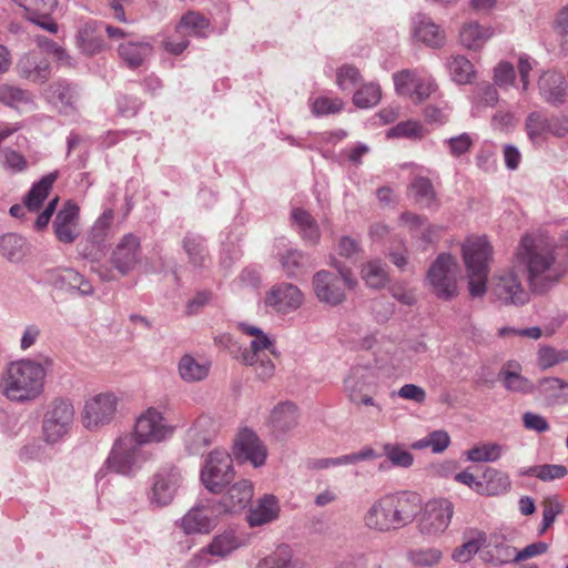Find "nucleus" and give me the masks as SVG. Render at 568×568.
Wrapping results in <instances>:
<instances>
[{"label": "nucleus", "instance_id": "b1692460", "mask_svg": "<svg viewBox=\"0 0 568 568\" xmlns=\"http://www.w3.org/2000/svg\"><path fill=\"white\" fill-rule=\"evenodd\" d=\"M17 71L19 77L34 83L45 82L51 74L50 62L41 50L22 55L18 61Z\"/></svg>", "mask_w": 568, "mask_h": 568}, {"label": "nucleus", "instance_id": "c85d7f7f", "mask_svg": "<svg viewBox=\"0 0 568 568\" xmlns=\"http://www.w3.org/2000/svg\"><path fill=\"white\" fill-rule=\"evenodd\" d=\"M53 285L71 294L80 296H92L94 287L91 282L80 272L72 267H63L54 271L52 275Z\"/></svg>", "mask_w": 568, "mask_h": 568}, {"label": "nucleus", "instance_id": "aec40b11", "mask_svg": "<svg viewBox=\"0 0 568 568\" xmlns=\"http://www.w3.org/2000/svg\"><path fill=\"white\" fill-rule=\"evenodd\" d=\"M57 240L63 244H73L80 235V207L73 201L63 203L52 223Z\"/></svg>", "mask_w": 568, "mask_h": 568}, {"label": "nucleus", "instance_id": "7ed1b4c3", "mask_svg": "<svg viewBox=\"0 0 568 568\" xmlns=\"http://www.w3.org/2000/svg\"><path fill=\"white\" fill-rule=\"evenodd\" d=\"M463 258L471 297H481L487 292L489 261L493 247L485 236L468 237L463 246Z\"/></svg>", "mask_w": 568, "mask_h": 568}, {"label": "nucleus", "instance_id": "9d476101", "mask_svg": "<svg viewBox=\"0 0 568 568\" xmlns=\"http://www.w3.org/2000/svg\"><path fill=\"white\" fill-rule=\"evenodd\" d=\"M74 414V406L70 399H53L43 414V440L52 445L65 437L72 428Z\"/></svg>", "mask_w": 568, "mask_h": 568}, {"label": "nucleus", "instance_id": "0eeeda50", "mask_svg": "<svg viewBox=\"0 0 568 568\" xmlns=\"http://www.w3.org/2000/svg\"><path fill=\"white\" fill-rule=\"evenodd\" d=\"M459 266L450 254H439L426 274V284L439 300L450 301L457 297Z\"/></svg>", "mask_w": 568, "mask_h": 568}, {"label": "nucleus", "instance_id": "1a4fd4ad", "mask_svg": "<svg viewBox=\"0 0 568 568\" xmlns=\"http://www.w3.org/2000/svg\"><path fill=\"white\" fill-rule=\"evenodd\" d=\"M114 211L105 209L78 244L79 255L90 263H99L106 253L108 240L112 236Z\"/></svg>", "mask_w": 568, "mask_h": 568}, {"label": "nucleus", "instance_id": "bb28decb", "mask_svg": "<svg viewBox=\"0 0 568 568\" xmlns=\"http://www.w3.org/2000/svg\"><path fill=\"white\" fill-rule=\"evenodd\" d=\"M280 500L272 494L257 498L246 514V523L251 528L262 527L278 519Z\"/></svg>", "mask_w": 568, "mask_h": 568}, {"label": "nucleus", "instance_id": "2eb2a0df", "mask_svg": "<svg viewBox=\"0 0 568 568\" xmlns=\"http://www.w3.org/2000/svg\"><path fill=\"white\" fill-rule=\"evenodd\" d=\"M493 295L505 305H524L529 294L514 270L497 273L491 278Z\"/></svg>", "mask_w": 568, "mask_h": 568}, {"label": "nucleus", "instance_id": "37998d69", "mask_svg": "<svg viewBox=\"0 0 568 568\" xmlns=\"http://www.w3.org/2000/svg\"><path fill=\"white\" fill-rule=\"evenodd\" d=\"M298 410L291 402L275 406L270 416L272 427L277 432H287L297 425Z\"/></svg>", "mask_w": 568, "mask_h": 568}, {"label": "nucleus", "instance_id": "473e14b6", "mask_svg": "<svg viewBox=\"0 0 568 568\" xmlns=\"http://www.w3.org/2000/svg\"><path fill=\"white\" fill-rule=\"evenodd\" d=\"M247 545V539L233 529H226L215 535L212 541L203 549L211 556L225 558L236 549Z\"/></svg>", "mask_w": 568, "mask_h": 568}, {"label": "nucleus", "instance_id": "9b49d317", "mask_svg": "<svg viewBox=\"0 0 568 568\" xmlns=\"http://www.w3.org/2000/svg\"><path fill=\"white\" fill-rule=\"evenodd\" d=\"M233 458L225 449H213L201 468L200 479L212 494H221L234 479Z\"/></svg>", "mask_w": 568, "mask_h": 568}, {"label": "nucleus", "instance_id": "39448f33", "mask_svg": "<svg viewBox=\"0 0 568 568\" xmlns=\"http://www.w3.org/2000/svg\"><path fill=\"white\" fill-rule=\"evenodd\" d=\"M237 326L241 332L253 337L250 346L242 351L241 362L245 365L254 366L260 379L266 381L271 378L274 375L275 366L265 352L274 356L278 355L274 341L257 326L243 322L239 323Z\"/></svg>", "mask_w": 568, "mask_h": 568}, {"label": "nucleus", "instance_id": "72a5a7b5", "mask_svg": "<svg viewBox=\"0 0 568 568\" xmlns=\"http://www.w3.org/2000/svg\"><path fill=\"white\" fill-rule=\"evenodd\" d=\"M179 377L184 383H197L204 381L211 369L209 361L195 357L191 354H184L176 365Z\"/></svg>", "mask_w": 568, "mask_h": 568}, {"label": "nucleus", "instance_id": "6e6d98bb", "mask_svg": "<svg viewBox=\"0 0 568 568\" xmlns=\"http://www.w3.org/2000/svg\"><path fill=\"white\" fill-rule=\"evenodd\" d=\"M525 129L529 140L534 143H538L545 140L548 134V118L539 111L530 112L527 115Z\"/></svg>", "mask_w": 568, "mask_h": 568}, {"label": "nucleus", "instance_id": "f3484780", "mask_svg": "<svg viewBox=\"0 0 568 568\" xmlns=\"http://www.w3.org/2000/svg\"><path fill=\"white\" fill-rule=\"evenodd\" d=\"M454 506L447 499H434L425 505L419 531L428 537L443 534L450 524Z\"/></svg>", "mask_w": 568, "mask_h": 568}, {"label": "nucleus", "instance_id": "412c9836", "mask_svg": "<svg viewBox=\"0 0 568 568\" xmlns=\"http://www.w3.org/2000/svg\"><path fill=\"white\" fill-rule=\"evenodd\" d=\"M364 523L367 528L382 532L402 528L389 495L379 498L369 507Z\"/></svg>", "mask_w": 568, "mask_h": 568}, {"label": "nucleus", "instance_id": "79ce46f5", "mask_svg": "<svg viewBox=\"0 0 568 568\" xmlns=\"http://www.w3.org/2000/svg\"><path fill=\"white\" fill-rule=\"evenodd\" d=\"M291 216L302 239L312 245H316L321 239V231L314 217L300 207L294 209Z\"/></svg>", "mask_w": 568, "mask_h": 568}, {"label": "nucleus", "instance_id": "2f4dec72", "mask_svg": "<svg viewBox=\"0 0 568 568\" xmlns=\"http://www.w3.org/2000/svg\"><path fill=\"white\" fill-rule=\"evenodd\" d=\"M102 21H88L83 23L77 34V45L87 55H94L105 49L102 39Z\"/></svg>", "mask_w": 568, "mask_h": 568}, {"label": "nucleus", "instance_id": "4468645a", "mask_svg": "<svg viewBox=\"0 0 568 568\" xmlns=\"http://www.w3.org/2000/svg\"><path fill=\"white\" fill-rule=\"evenodd\" d=\"M268 312L286 315L297 311L304 303V294L294 284L278 283L273 285L263 300Z\"/></svg>", "mask_w": 568, "mask_h": 568}, {"label": "nucleus", "instance_id": "4c0bfd02", "mask_svg": "<svg viewBox=\"0 0 568 568\" xmlns=\"http://www.w3.org/2000/svg\"><path fill=\"white\" fill-rule=\"evenodd\" d=\"M494 34L490 27L477 21L465 22L459 30L460 44L468 50L480 49Z\"/></svg>", "mask_w": 568, "mask_h": 568}, {"label": "nucleus", "instance_id": "4be33fe9", "mask_svg": "<svg viewBox=\"0 0 568 568\" xmlns=\"http://www.w3.org/2000/svg\"><path fill=\"white\" fill-rule=\"evenodd\" d=\"M254 496V485L248 479H240L229 486L217 501L216 510L223 514H236L244 510Z\"/></svg>", "mask_w": 568, "mask_h": 568}, {"label": "nucleus", "instance_id": "0e129e2a", "mask_svg": "<svg viewBox=\"0 0 568 568\" xmlns=\"http://www.w3.org/2000/svg\"><path fill=\"white\" fill-rule=\"evenodd\" d=\"M562 511L564 506L557 496L546 498L542 501V520L538 529L539 535L545 534Z\"/></svg>", "mask_w": 568, "mask_h": 568}, {"label": "nucleus", "instance_id": "f03ea898", "mask_svg": "<svg viewBox=\"0 0 568 568\" xmlns=\"http://www.w3.org/2000/svg\"><path fill=\"white\" fill-rule=\"evenodd\" d=\"M45 369L32 359L10 363L2 376L3 395L12 402H28L37 398L43 390Z\"/></svg>", "mask_w": 568, "mask_h": 568}, {"label": "nucleus", "instance_id": "dca6fc26", "mask_svg": "<svg viewBox=\"0 0 568 568\" xmlns=\"http://www.w3.org/2000/svg\"><path fill=\"white\" fill-rule=\"evenodd\" d=\"M182 483L181 471L175 467L163 468L154 474L148 493V500L154 507H164L172 503Z\"/></svg>", "mask_w": 568, "mask_h": 568}, {"label": "nucleus", "instance_id": "8fccbe9b", "mask_svg": "<svg viewBox=\"0 0 568 568\" xmlns=\"http://www.w3.org/2000/svg\"><path fill=\"white\" fill-rule=\"evenodd\" d=\"M505 447L497 443H481L465 452L466 460L471 463H494L504 454Z\"/></svg>", "mask_w": 568, "mask_h": 568}, {"label": "nucleus", "instance_id": "052dcab7", "mask_svg": "<svg viewBox=\"0 0 568 568\" xmlns=\"http://www.w3.org/2000/svg\"><path fill=\"white\" fill-rule=\"evenodd\" d=\"M280 262L286 276L293 278L305 270L307 256L298 250H288Z\"/></svg>", "mask_w": 568, "mask_h": 568}, {"label": "nucleus", "instance_id": "c9c22d12", "mask_svg": "<svg viewBox=\"0 0 568 568\" xmlns=\"http://www.w3.org/2000/svg\"><path fill=\"white\" fill-rule=\"evenodd\" d=\"M30 252L29 241L13 232L0 236V255L10 263H21Z\"/></svg>", "mask_w": 568, "mask_h": 568}, {"label": "nucleus", "instance_id": "a211bd4d", "mask_svg": "<svg viewBox=\"0 0 568 568\" xmlns=\"http://www.w3.org/2000/svg\"><path fill=\"white\" fill-rule=\"evenodd\" d=\"M140 256V237L133 233H128L119 240L111 251L110 263L121 276H125L139 264Z\"/></svg>", "mask_w": 568, "mask_h": 568}, {"label": "nucleus", "instance_id": "423d86ee", "mask_svg": "<svg viewBox=\"0 0 568 568\" xmlns=\"http://www.w3.org/2000/svg\"><path fill=\"white\" fill-rule=\"evenodd\" d=\"M143 445L131 434L118 437L105 460L106 466L118 474L132 475L151 458Z\"/></svg>", "mask_w": 568, "mask_h": 568}, {"label": "nucleus", "instance_id": "f704fd0d", "mask_svg": "<svg viewBox=\"0 0 568 568\" xmlns=\"http://www.w3.org/2000/svg\"><path fill=\"white\" fill-rule=\"evenodd\" d=\"M538 393L547 406L568 403V382L560 377H544L538 383Z\"/></svg>", "mask_w": 568, "mask_h": 568}, {"label": "nucleus", "instance_id": "6e6552de", "mask_svg": "<svg viewBox=\"0 0 568 568\" xmlns=\"http://www.w3.org/2000/svg\"><path fill=\"white\" fill-rule=\"evenodd\" d=\"M120 397L113 392H101L89 396L81 410V423L90 432L110 425L118 413Z\"/></svg>", "mask_w": 568, "mask_h": 568}, {"label": "nucleus", "instance_id": "a19ab883", "mask_svg": "<svg viewBox=\"0 0 568 568\" xmlns=\"http://www.w3.org/2000/svg\"><path fill=\"white\" fill-rule=\"evenodd\" d=\"M373 375L368 368L353 367L344 381L345 392L349 400L363 393L371 390Z\"/></svg>", "mask_w": 568, "mask_h": 568}, {"label": "nucleus", "instance_id": "a18cd8bd", "mask_svg": "<svg viewBox=\"0 0 568 568\" xmlns=\"http://www.w3.org/2000/svg\"><path fill=\"white\" fill-rule=\"evenodd\" d=\"M255 568H297V561L294 559L293 549L282 544L262 558Z\"/></svg>", "mask_w": 568, "mask_h": 568}, {"label": "nucleus", "instance_id": "ea45409f", "mask_svg": "<svg viewBox=\"0 0 568 568\" xmlns=\"http://www.w3.org/2000/svg\"><path fill=\"white\" fill-rule=\"evenodd\" d=\"M485 545L486 532L477 529L469 530L465 534L463 544L453 551L452 558L459 564L469 562Z\"/></svg>", "mask_w": 568, "mask_h": 568}, {"label": "nucleus", "instance_id": "680f3d73", "mask_svg": "<svg viewBox=\"0 0 568 568\" xmlns=\"http://www.w3.org/2000/svg\"><path fill=\"white\" fill-rule=\"evenodd\" d=\"M568 362V348L557 349L551 346H542L537 354V363L541 369H548L561 363Z\"/></svg>", "mask_w": 568, "mask_h": 568}, {"label": "nucleus", "instance_id": "6ab92c4d", "mask_svg": "<svg viewBox=\"0 0 568 568\" xmlns=\"http://www.w3.org/2000/svg\"><path fill=\"white\" fill-rule=\"evenodd\" d=\"M233 454L240 463H250L255 468L265 464L267 449L258 436L248 428L240 430L234 439Z\"/></svg>", "mask_w": 568, "mask_h": 568}, {"label": "nucleus", "instance_id": "f257e3e1", "mask_svg": "<svg viewBox=\"0 0 568 568\" xmlns=\"http://www.w3.org/2000/svg\"><path fill=\"white\" fill-rule=\"evenodd\" d=\"M517 264L527 273V282L532 293L544 294L562 277L554 244L541 237L525 235L516 252Z\"/></svg>", "mask_w": 568, "mask_h": 568}, {"label": "nucleus", "instance_id": "3c124183", "mask_svg": "<svg viewBox=\"0 0 568 568\" xmlns=\"http://www.w3.org/2000/svg\"><path fill=\"white\" fill-rule=\"evenodd\" d=\"M362 278L372 288H382L388 282L386 264L379 260L368 261L361 270Z\"/></svg>", "mask_w": 568, "mask_h": 568}, {"label": "nucleus", "instance_id": "cd10ccee", "mask_svg": "<svg viewBox=\"0 0 568 568\" xmlns=\"http://www.w3.org/2000/svg\"><path fill=\"white\" fill-rule=\"evenodd\" d=\"M510 539L503 531L486 535L484 560L495 566L515 561L516 548L509 544Z\"/></svg>", "mask_w": 568, "mask_h": 568}, {"label": "nucleus", "instance_id": "c03bdc74", "mask_svg": "<svg viewBox=\"0 0 568 568\" xmlns=\"http://www.w3.org/2000/svg\"><path fill=\"white\" fill-rule=\"evenodd\" d=\"M407 562L414 568H434L443 559V551L436 547H416L407 550Z\"/></svg>", "mask_w": 568, "mask_h": 568}, {"label": "nucleus", "instance_id": "338daca9", "mask_svg": "<svg viewBox=\"0 0 568 568\" xmlns=\"http://www.w3.org/2000/svg\"><path fill=\"white\" fill-rule=\"evenodd\" d=\"M2 166L12 172L20 173L27 170L28 162L20 152L10 148H4L0 151Z\"/></svg>", "mask_w": 568, "mask_h": 568}, {"label": "nucleus", "instance_id": "09e8293b", "mask_svg": "<svg viewBox=\"0 0 568 568\" xmlns=\"http://www.w3.org/2000/svg\"><path fill=\"white\" fill-rule=\"evenodd\" d=\"M181 528L185 534L209 532L212 521L205 514L204 508L194 507L181 519Z\"/></svg>", "mask_w": 568, "mask_h": 568}, {"label": "nucleus", "instance_id": "49530a36", "mask_svg": "<svg viewBox=\"0 0 568 568\" xmlns=\"http://www.w3.org/2000/svg\"><path fill=\"white\" fill-rule=\"evenodd\" d=\"M483 477L481 495L496 496L505 494L510 489V478L504 471L488 467L484 471Z\"/></svg>", "mask_w": 568, "mask_h": 568}, {"label": "nucleus", "instance_id": "20e7f679", "mask_svg": "<svg viewBox=\"0 0 568 568\" xmlns=\"http://www.w3.org/2000/svg\"><path fill=\"white\" fill-rule=\"evenodd\" d=\"M331 265L336 268L337 273L326 270L316 272L312 280V286L320 302L336 306L346 298L344 288L354 290L357 286V280L352 270L343 265L336 257L331 258Z\"/></svg>", "mask_w": 568, "mask_h": 568}, {"label": "nucleus", "instance_id": "de8ad7c7", "mask_svg": "<svg viewBox=\"0 0 568 568\" xmlns=\"http://www.w3.org/2000/svg\"><path fill=\"white\" fill-rule=\"evenodd\" d=\"M410 192L416 203L423 207H437L438 202L433 183L429 179L417 176L410 183Z\"/></svg>", "mask_w": 568, "mask_h": 568}, {"label": "nucleus", "instance_id": "5fc2aeb1", "mask_svg": "<svg viewBox=\"0 0 568 568\" xmlns=\"http://www.w3.org/2000/svg\"><path fill=\"white\" fill-rule=\"evenodd\" d=\"M447 67L452 79L458 84L470 83L475 77L473 63L463 55L452 57Z\"/></svg>", "mask_w": 568, "mask_h": 568}, {"label": "nucleus", "instance_id": "f8f14e48", "mask_svg": "<svg viewBox=\"0 0 568 568\" xmlns=\"http://www.w3.org/2000/svg\"><path fill=\"white\" fill-rule=\"evenodd\" d=\"M174 429L158 408L149 407L136 417L131 435L144 445L160 444L171 438Z\"/></svg>", "mask_w": 568, "mask_h": 568}, {"label": "nucleus", "instance_id": "774afa93", "mask_svg": "<svg viewBox=\"0 0 568 568\" xmlns=\"http://www.w3.org/2000/svg\"><path fill=\"white\" fill-rule=\"evenodd\" d=\"M384 453L394 466L408 468L413 465V455L399 445L385 444Z\"/></svg>", "mask_w": 568, "mask_h": 568}, {"label": "nucleus", "instance_id": "e433bc0d", "mask_svg": "<svg viewBox=\"0 0 568 568\" xmlns=\"http://www.w3.org/2000/svg\"><path fill=\"white\" fill-rule=\"evenodd\" d=\"M402 527L414 520L422 506V498L416 493L403 491L389 495Z\"/></svg>", "mask_w": 568, "mask_h": 568}, {"label": "nucleus", "instance_id": "393cba45", "mask_svg": "<svg viewBox=\"0 0 568 568\" xmlns=\"http://www.w3.org/2000/svg\"><path fill=\"white\" fill-rule=\"evenodd\" d=\"M412 33L416 41L433 49H439L446 43V32L443 27L423 13L413 18Z\"/></svg>", "mask_w": 568, "mask_h": 568}, {"label": "nucleus", "instance_id": "e2e57ef3", "mask_svg": "<svg viewBox=\"0 0 568 568\" xmlns=\"http://www.w3.org/2000/svg\"><path fill=\"white\" fill-rule=\"evenodd\" d=\"M381 97L382 93L379 85L376 83H367L354 93L353 101L356 106L368 109L376 105L379 102Z\"/></svg>", "mask_w": 568, "mask_h": 568}, {"label": "nucleus", "instance_id": "7c9ffc66", "mask_svg": "<svg viewBox=\"0 0 568 568\" xmlns=\"http://www.w3.org/2000/svg\"><path fill=\"white\" fill-rule=\"evenodd\" d=\"M153 45L145 40H125L119 43L118 54L121 61L130 69H136L153 55Z\"/></svg>", "mask_w": 568, "mask_h": 568}, {"label": "nucleus", "instance_id": "5701e85b", "mask_svg": "<svg viewBox=\"0 0 568 568\" xmlns=\"http://www.w3.org/2000/svg\"><path fill=\"white\" fill-rule=\"evenodd\" d=\"M219 424L209 415H201L187 429L185 435V446L191 454H199L202 449L211 445L216 437Z\"/></svg>", "mask_w": 568, "mask_h": 568}, {"label": "nucleus", "instance_id": "a878e982", "mask_svg": "<svg viewBox=\"0 0 568 568\" xmlns=\"http://www.w3.org/2000/svg\"><path fill=\"white\" fill-rule=\"evenodd\" d=\"M19 7L23 8L26 17L31 22L38 24L43 30L51 33L58 31V24L51 14L57 7V0H12Z\"/></svg>", "mask_w": 568, "mask_h": 568}, {"label": "nucleus", "instance_id": "864d4df0", "mask_svg": "<svg viewBox=\"0 0 568 568\" xmlns=\"http://www.w3.org/2000/svg\"><path fill=\"white\" fill-rule=\"evenodd\" d=\"M183 248L189 261L194 266H203L207 256L204 239L200 235L187 233L183 239Z\"/></svg>", "mask_w": 568, "mask_h": 568}, {"label": "nucleus", "instance_id": "c756f323", "mask_svg": "<svg viewBox=\"0 0 568 568\" xmlns=\"http://www.w3.org/2000/svg\"><path fill=\"white\" fill-rule=\"evenodd\" d=\"M567 89L566 78L560 72L546 71L538 79L539 94L551 105H560L565 102Z\"/></svg>", "mask_w": 568, "mask_h": 568}, {"label": "nucleus", "instance_id": "bf43d9fd", "mask_svg": "<svg viewBox=\"0 0 568 568\" xmlns=\"http://www.w3.org/2000/svg\"><path fill=\"white\" fill-rule=\"evenodd\" d=\"M210 26L209 20L200 12L189 11L182 16L180 23L176 27L178 32H183L189 36H203L204 30Z\"/></svg>", "mask_w": 568, "mask_h": 568}, {"label": "nucleus", "instance_id": "58836bf2", "mask_svg": "<svg viewBox=\"0 0 568 568\" xmlns=\"http://www.w3.org/2000/svg\"><path fill=\"white\" fill-rule=\"evenodd\" d=\"M59 176L58 171L50 172L42 176L38 182L33 183L29 192L24 196V204L29 212H37L42 206L44 200L52 190L53 183Z\"/></svg>", "mask_w": 568, "mask_h": 568}, {"label": "nucleus", "instance_id": "ddd939ff", "mask_svg": "<svg viewBox=\"0 0 568 568\" xmlns=\"http://www.w3.org/2000/svg\"><path fill=\"white\" fill-rule=\"evenodd\" d=\"M393 81L396 93L414 102H423L436 90L434 80L417 70L405 69L396 72Z\"/></svg>", "mask_w": 568, "mask_h": 568}, {"label": "nucleus", "instance_id": "4d7b16f0", "mask_svg": "<svg viewBox=\"0 0 568 568\" xmlns=\"http://www.w3.org/2000/svg\"><path fill=\"white\" fill-rule=\"evenodd\" d=\"M0 102L11 108H21L33 104V99L27 90L3 84L0 87Z\"/></svg>", "mask_w": 568, "mask_h": 568}, {"label": "nucleus", "instance_id": "13d9d810", "mask_svg": "<svg viewBox=\"0 0 568 568\" xmlns=\"http://www.w3.org/2000/svg\"><path fill=\"white\" fill-rule=\"evenodd\" d=\"M49 97L54 105L67 111L75 101V90L70 83L58 81L50 87Z\"/></svg>", "mask_w": 568, "mask_h": 568}, {"label": "nucleus", "instance_id": "69168bd1", "mask_svg": "<svg viewBox=\"0 0 568 568\" xmlns=\"http://www.w3.org/2000/svg\"><path fill=\"white\" fill-rule=\"evenodd\" d=\"M523 474L536 476L537 478H539L542 481H550V480L560 479V478L565 477L567 474V468L562 465L546 464V465L529 467Z\"/></svg>", "mask_w": 568, "mask_h": 568}, {"label": "nucleus", "instance_id": "603ef678", "mask_svg": "<svg viewBox=\"0 0 568 568\" xmlns=\"http://www.w3.org/2000/svg\"><path fill=\"white\" fill-rule=\"evenodd\" d=\"M511 363L506 364L499 372V378L504 387L514 393L529 394L534 389V384L518 372L510 371Z\"/></svg>", "mask_w": 568, "mask_h": 568}]
</instances>
